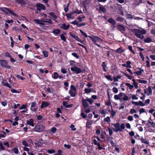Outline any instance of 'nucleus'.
I'll use <instances>...</instances> for the list:
<instances>
[{
    "instance_id": "f257e3e1",
    "label": "nucleus",
    "mask_w": 155,
    "mask_h": 155,
    "mask_svg": "<svg viewBox=\"0 0 155 155\" xmlns=\"http://www.w3.org/2000/svg\"><path fill=\"white\" fill-rule=\"evenodd\" d=\"M131 31L134 34V35L135 36L141 39H143L144 38V37L142 35L145 34L146 33L145 30H139L137 28L132 29Z\"/></svg>"
},
{
    "instance_id": "f03ea898",
    "label": "nucleus",
    "mask_w": 155,
    "mask_h": 155,
    "mask_svg": "<svg viewBox=\"0 0 155 155\" xmlns=\"http://www.w3.org/2000/svg\"><path fill=\"white\" fill-rule=\"evenodd\" d=\"M0 10L2 12H4L6 14H8V12L15 17H16L17 16V15L13 10H11L6 7H4V8L0 7Z\"/></svg>"
},
{
    "instance_id": "7ed1b4c3",
    "label": "nucleus",
    "mask_w": 155,
    "mask_h": 155,
    "mask_svg": "<svg viewBox=\"0 0 155 155\" xmlns=\"http://www.w3.org/2000/svg\"><path fill=\"white\" fill-rule=\"evenodd\" d=\"M45 127L42 124H38L35 126L32 129V131L40 133L45 131Z\"/></svg>"
},
{
    "instance_id": "20e7f679",
    "label": "nucleus",
    "mask_w": 155,
    "mask_h": 155,
    "mask_svg": "<svg viewBox=\"0 0 155 155\" xmlns=\"http://www.w3.org/2000/svg\"><path fill=\"white\" fill-rule=\"evenodd\" d=\"M0 64L2 68H5L9 69L11 68V67L8 64V62L5 60L0 59Z\"/></svg>"
},
{
    "instance_id": "39448f33",
    "label": "nucleus",
    "mask_w": 155,
    "mask_h": 155,
    "mask_svg": "<svg viewBox=\"0 0 155 155\" xmlns=\"http://www.w3.org/2000/svg\"><path fill=\"white\" fill-rule=\"evenodd\" d=\"M123 95L124 97L123 98H122L120 97L118 95H115L114 96V98L116 100H119L120 102H121L122 100L127 101L129 100L128 96L125 94L124 93Z\"/></svg>"
},
{
    "instance_id": "423d86ee",
    "label": "nucleus",
    "mask_w": 155,
    "mask_h": 155,
    "mask_svg": "<svg viewBox=\"0 0 155 155\" xmlns=\"http://www.w3.org/2000/svg\"><path fill=\"white\" fill-rule=\"evenodd\" d=\"M38 109V105L36 104V102H32L30 108L31 110L33 112H35Z\"/></svg>"
},
{
    "instance_id": "0eeeda50",
    "label": "nucleus",
    "mask_w": 155,
    "mask_h": 155,
    "mask_svg": "<svg viewBox=\"0 0 155 155\" xmlns=\"http://www.w3.org/2000/svg\"><path fill=\"white\" fill-rule=\"evenodd\" d=\"M111 125H113L115 128V129L114 128H113V130L114 131H115L116 132H117L118 131H120V132L122 131V130H121V129H120V125L119 123H117L115 124L112 123L111 124Z\"/></svg>"
},
{
    "instance_id": "6e6552de",
    "label": "nucleus",
    "mask_w": 155,
    "mask_h": 155,
    "mask_svg": "<svg viewBox=\"0 0 155 155\" xmlns=\"http://www.w3.org/2000/svg\"><path fill=\"white\" fill-rule=\"evenodd\" d=\"M36 6L37 10L39 11H41V10H45L46 9L45 6L42 4L40 3H37Z\"/></svg>"
},
{
    "instance_id": "1a4fd4ad",
    "label": "nucleus",
    "mask_w": 155,
    "mask_h": 155,
    "mask_svg": "<svg viewBox=\"0 0 155 155\" xmlns=\"http://www.w3.org/2000/svg\"><path fill=\"white\" fill-rule=\"evenodd\" d=\"M71 71L75 72L76 73L79 74L83 72V70H81L80 68H78L76 66L72 67L71 68Z\"/></svg>"
},
{
    "instance_id": "9d476101",
    "label": "nucleus",
    "mask_w": 155,
    "mask_h": 155,
    "mask_svg": "<svg viewBox=\"0 0 155 155\" xmlns=\"http://www.w3.org/2000/svg\"><path fill=\"white\" fill-rule=\"evenodd\" d=\"M117 29L122 33H123L126 31V28L125 27L121 24H117Z\"/></svg>"
},
{
    "instance_id": "9b49d317",
    "label": "nucleus",
    "mask_w": 155,
    "mask_h": 155,
    "mask_svg": "<svg viewBox=\"0 0 155 155\" xmlns=\"http://www.w3.org/2000/svg\"><path fill=\"white\" fill-rule=\"evenodd\" d=\"M69 34L70 36L74 38L76 40L80 42L82 44L84 43L83 41L81 40L77 36L74 35L71 32H69Z\"/></svg>"
},
{
    "instance_id": "f8f14e48",
    "label": "nucleus",
    "mask_w": 155,
    "mask_h": 155,
    "mask_svg": "<svg viewBox=\"0 0 155 155\" xmlns=\"http://www.w3.org/2000/svg\"><path fill=\"white\" fill-rule=\"evenodd\" d=\"M132 104H134L135 105H140L141 106H145V104L143 103V102L141 101H139V102H135L133 101H131Z\"/></svg>"
},
{
    "instance_id": "ddd939ff",
    "label": "nucleus",
    "mask_w": 155,
    "mask_h": 155,
    "mask_svg": "<svg viewBox=\"0 0 155 155\" xmlns=\"http://www.w3.org/2000/svg\"><path fill=\"white\" fill-rule=\"evenodd\" d=\"M94 142V144L95 145H97L98 146V148L99 150H101L103 149V148L101 146L100 143H98L96 140L95 139H94L93 140Z\"/></svg>"
},
{
    "instance_id": "4468645a",
    "label": "nucleus",
    "mask_w": 155,
    "mask_h": 155,
    "mask_svg": "<svg viewBox=\"0 0 155 155\" xmlns=\"http://www.w3.org/2000/svg\"><path fill=\"white\" fill-rule=\"evenodd\" d=\"M86 101V99L85 100L83 98L82 100V104L85 109H86L88 106V104L87 102Z\"/></svg>"
},
{
    "instance_id": "2eb2a0df",
    "label": "nucleus",
    "mask_w": 155,
    "mask_h": 155,
    "mask_svg": "<svg viewBox=\"0 0 155 155\" xmlns=\"http://www.w3.org/2000/svg\"><path fill=\"white\" fill-rule=\"evenodd\" d=\"M82 13V12L81 10H79L77 9H75L74 11H73L69 13L71 14V16L75 13H77L78 14H79Z\"/></svg>"
},
{
    "instance_id": "dca6fc26",
    "label": "nucleus",
    "mask_w": 155,
    "mask_h": 155,
    "mask_svg": "<svg viewBox=\"0 0 155 155\" xmlns=\"http://www.w3.org/2000/svg\"><path fill=\"white\" fill-rule=\"evenodd\" d=\"M49 105V104L46 102L43 101L41 104L40 107L41 109H42L45 107H48Z\"/></svg>"
},
{
    "instance_id": "f3484780",
    "label": "nucleus",
    "mask_w": 155,
    "mask_h": 155,
    "mask_svg": "<svg viewBox=\"0 0 155 155\" xmlns=\"http://www.w3.org/2000/svg\"><path fill=\"white\" fill-rule=\"evenodd\" d=\"M107 21L108 23H110L111 25H115L116 23V22L115 20L111 18H109L108 19Z\"/></svg>"
},
{
    "instance_id": "a211bd4d",
    "label": "nucleus",
    "mask_w": 155,
    "mask_h": 155,
    "mask_svg": "<svg viewBox=\"0 0 155 155\" xmlns=\"http://www.w3.org/2000/svg\"><path fill=\"white\" fill-rule=\"evenodd\" d=\"M26 122L28 124L32 127H34V121L32 119H30L29 121L27 120Z\"/></svg>"
},
{
    "instance_id": "6ab92c4d",
    "label": "nucleus",
    "mask_w": 155,
    "mask_h": 155,
    "mask_svg": "<svg viewBox=\"0 0 155 155\" xmlns=\"http://www.w3.org/2000/svg\"><path fill=\"white\" fill-rule=\"evenodd\" d=\"M69 94H70L71 97H74L76 96L77 92L76 91H73L70 90L69 91Z\"/></svg>"
},
{
    "instance_id": "aec40b11",
    "label": "nucleus",
    "mask_w": 155,
    "mask_h": 155,
    "mask_svg": "<svg viewBox=\"0 0 155 155\" xmlns=\"http://www.w3.org/2000/svg\"><path fill=\"white\" fill-rule=\"evenodd\" d=\"M100 7L99 8V11L102 12L103 13H105L106 11V9L103 6L100 4Z\"/></svg>"
},
{
    "instance_id": "412c9836",
    "label": "nucleus",
    "mask_w": 155,
    "mask_h": 155,
    "mask_svg": "<svg viewBox=\"0 0 155 155\" xmlns=\"http://www.w3.org/2000/svg\"><path fill=\"white\" fill-rule=\"evenodd\" d=\"M70 25L68 24L67 25L65 23H64L62 24V25L61 27V28L63 29L64 30H67L69 28Z\"/></svg>"
},
{
    "instance_id": "4be33fe9",
    "label": "nucleus",
    "mask_w": 155,
    "mask_h": 155,
    "mask_svg": "<svg viewBox=\"0 0 155 155\" xmlns=\"http://www.w3.org/2000/svg\"><path fill=\"white\" fill-rule=\"evenodd\" d=\"M124 50L122 49L121 47L115 50V52L118 54H121L124 52Z\"/></svg>"
},
{
    "instance_id": "5701e85b",
    "label": "nucleus",
    "mask_w": 155,
    "mask_h": 155,
    "mask_svg": "<svg viewBox=\"0 0 155 155\" xmlns=\"http://www.w3.org/2000/svg\"><path fill=\"white\" fill-rule=\"evenodd\" d=\"M61 30L59 29H54L52 33L55 35H58L61 32Z\"/></svg>"
},
{
    "instance_id": "b1692460",
    "label": "nucleus",
    "mask_w": 155,
    "mask_h": 155,
    "mask_svg": "<svg viewBox=\"0 0 155 155\" xmlns=\"http://www.w3.org/2000/svg\"><path fill=\"white\" fill-rule=\"evenodd\" d=\"M49 15L52 16L55 19H56L57 18V16H56L55 14L53 12H51L49 13ZM56 22H57V21L56 20H54Z\"/></svg>"
},
{
    "instance_id": "393cba45",
    "label": "nucleus",
    "mask_w": 155,
    "mask_h": 155,
    "mask_svg": "<svg viewBox=\"0 0 155 155\" xmlns=\"http://www.w3.org/2000/svg\"><path fill=\"white\" fill-rule=\"evenodd\" d=\"M152 40L150 37H147L145 38L143 41L145 43H149L152 41Z\"/></svg>"
},
{
    "instance_id": "a878e982",
    "label": "nucleus",
    "mask_w": 155,
    "mask_h": 155,
    "mask_svg": "<svg viewBox=\"0 0 155 155\" xmlns=\"http://www.w3.org/2000/svg\"><path fill=\"white\" fill-rule=\"evenodd\" d=\"M92 124V121H88L87 122L86 124V127L87 128H90Z\"/></svg>"
},
{
    "instance_id": "bb28decb",
    "label": "nucleus",
    "mask_w": 155,
    "mask_h": 155,
    "mask_svg": "<svg viewBox=\"0 0 155 155\" xmlns=\"http://www.w3.org/2000/svg\"><path fill=\"white\" fill-rule=\"evenodd\" d=\"M152 88L151 86H149L147 89V90H148L149 93L147 94V96H149L150 95H151L152 94Z\"/></svg>"
},
{
    "instance_id": "cd10ccee",
    "label": "nucleus",
    "mask_w": 155,
    "mask_h": 155,
    "mask_svg": "<svg viewBox=\"0 0 155 155\" xmlns=\"http://www.w3.org/2000/svg\"><path fill=\"white\" fill-rule=\"evenodd\" d=\"M58 74L56 72H54L52 75V78L54 79H56L58 78Z\"/></svg>"
},
{
    "instance_id": "c85d7f7f",
    "label": "nucleus",
    "mask_w": 155,
    "mask_h": 155,
    "mask_svg": "<svg viewBox=\"0 0 155 155\" xmlns=\"http://www.w3.org/2000/svg\"><path fill=\"white\" fill-rule=\"evenodd\" d=\"M102 66L103 67V71L106 72L107 71V70L106 69V68L107 67V64H106L105 62H102Z\"/></svg>"
},
{
    "instance_id": "c756f323",
    "label": "nucleus",
    "mask_w": 155,
    "mask_h": 155,
    "mask_svg": "<svg viewBox=\"0 0 155 155\" xmlns=\"http://www.w3.org/2000/svg\"><path fill=\"white\" fill-rule=\"evenodd\" d=\"M16 2L18 4L21 5L25 4V2L24 0H16Z\"/></svg>"
},
{
    "instance_id": "7c9ffc66",
    "label": "nucleus",
    "mask_w": 155,
    "mask_h": 155,
    "mask_svg": "<svg viewBox=\"0 0 155 155\" xmlns=\"http://www.w3.org/2000/svg\"><path fill=\"white\" fill-rule=\"evenodd\" d=\"M93 37L91 36H89V38L90 39L94 42V43H95L96 42L97 40L95 38V37L96 36H95L93 35Z\"/></svg>"
},
{
    "instance_id": "2f4dec72",
    "label": "nucleus",
    "mask_w": 155,
    "mask_h": 155,
    "mask_svg": "<svg viewBox=\"0 0 155 155\" xmlns=\"http://www.w3.org/2000/svg\"><path fill=\"white\" fill-rule=\"evenodd\" d=\"M109 112L111 113V116L113 117H114L116 114V111H114L113 110L112 108H111V110L110 111V110H109Z\"/></svg>"
},
{
    "instance_id": "473e14b6",
    "label": "nucleus",
    "mask_w": 155,
    "mask_h": 155,
    "mask_svg": "<svg viewBox=\"0 0 155 155\" xmlns=\"http://www.w3.org/2000/svg\"><path fill=\"white\" fill-rule=\"evenodd\" d=\"M121 72L124 74V75L127 77L130 80H131L133 78L132 76H130L128 74H127L124 73V72Z\"/></svg>"
},
{
    "instance_id": "72a5a7b5",
    "label": "nucleus",
    "mask_w": 155,
    "mask_h": 155,
    "mask_svg": "<svg viewBox=\"0 0 155 155\" xmlns=\"http://www.w3.org/2000/svg\"><path fill=\"white\" fill-rule=\"evenodd\" d=\"M140 140L142 143L145 144H148L149 143V142L147 140H146L145 139H143V138H141Z\"/></svg>"
},
{
    "instance_id": "f704fd0d",
    "label": "nucleus",
    "mask_w": 155,
    "mask_h": 155,
    "mask_svg": "<svg viewBox=\"0 0 155 155\" xmlns=\"http://www.w3.org/2000/svg\"><path fill=\"white\" fill-rule=\"evenodd\" d=\"M42 52L45 58H46L48 56V52L47 51H42Z\"/></svg>"
},
{
    "instance_id": "c9c22d12",
    "label": "nucleus",
    "mask_w": 155,
    "mask_h": 155,
    "mask_svg": "<svg viewBox=\"0 0 155 155\" xmlns=\"http://www.w3.org/2000/svg\"><path fill=\"white\" fill-rule=\"evenodd\" d=\"M125 85L129 87V89L130 90L134 88V86L131 85L130 83H126Z\"/></svg>"
},
{
    "instance_id": "e433bc0d",
    "label": "nucleus",
    "mask_w": 155,
    "mask_h": 155,
    "mask_svg": "<svg viewBox=\"0 0 155 155\" xmlns=\"http://www.w3.org/2000/svg\"><path fill=\"white\" fill-rule=\"evenodd\" d=\"M45 21H43V22L48 23L50 24H52L53 22L50 19H46Z\"/></svg>"
},
{
    "instance_id": "4c0bfd02",
    "label": "nucleus",
    "mask_w": 155,
    "mask_h": 155,
    "mask_svg": "<svg viewBox=\"0 0 155 155\" xmlns=\"http://www.w3.org/2000/svg\"><path fill=\"white\" fill-rule=\"evenodd\" d=\"M142 0H135L134 2L135 5H138L141 3L142 2Z\"/></svg>"
},
{
    "instance_id": "58836bf2",
    "label": "nucleus",
    "mask_w": 155,
    "mask_h": 155,
    "mask_svg": "<svg viewBox=\"0 0 155 155\" xmlns=\"http://www.w3.org/2000/svg\"><path fill=\"white\" fill-rule=\"evenodd\" d=\"M80 31L81 34H82L85 38H87L88 37H89V36H90L88 35L86 33L84 32L82 30H80Z\"/></svg>"
},
{
    "instance_id": "ea45409f",
    "label": "nucleus",
    "mask_w": 155,
    "mask_h": 155,
    "mask_svg": "<svg viewBox=\"0 0 155 155\" xmlns=\"http://www.w3.org/2000/svg\"><path fill=\"white\" fill-rule=\"evenodd\" d=\"M148 124H150L152 125V126H150L151 127H155V124L153 122H151L150 121H149L147 123V125H148V127H149V126H148Z\"/></svg>"
},
{
    "instance_id": "a19ab883",
    "label": "nucleus",
    "mask_w": 155,
    "mask_h": 155,
    "mask_svg": "<svg viewBox=\"0 0 155 155\" xmlns=\"http://www.w3.org/2000/svg\"><path fill=\"white\" fill-rule=\"evenodd\" d=\"M128 49L129 50L132 52L134 54H135V52L134 50L133 49L131 45H129L128 47Z\"/></svg>"
},
{
    "instance_id": "79ce46f5",
    "label": "nucleus",
    "mask_w": 155,
    "mask_h": 155,
    "mask_svg": "<svg viewBox=\"0 0 155 155\" xmlns=\"http://www.w3.org/2000/svg\"><path fill=\"white\" fill-rule=\"evenodd\" d=\"M131 64V62L130 61H128L126 62V67L129 68H131V66L130 65V64Z\"/></svg>"
},
{
    "instance_id": "37998d69",
    "label": "nucleus",
    "mask_w": 155,
    "mask_h": 155,
    "mask_svg": "<svg viewBox=\"0 0 155 155\" xmlns=\"http://www.w3.org/2000/svg\"><path fill=\"white\" fill-rule=\"evenodd\" d=\"M84 91L86 93L89 94L91 92V89L90 88L84 89Z\"/></svg>"
},
{
    "instance_id": "c03bdc74",
    "label": "nucleus",
    "mask_w": 155,
    "mask_h": 155,
    "mask_svg": "<svg viewBox=\"0 0 155 155\" xmlns=\"http://www.w3.org/2000/svg\"><path fill=\"white\" fill-rule=\"evenodd\" d=\"M71 55L77 58V59H79V55H78L76 53L74 52V53H71Z\"/></svg>"
},
{
    "instance_id": "a18cd8bd",
    "label": "nucleus",
    "mask_w": 155,
    "mask_h": 155,
    "mask_svg": "<svg viewBox=\"0 0 155 155\" xmlns=\"http://www.w3.org/2000/svg\"><path fill=\"white\" fill-rule=\"evenodd\" d=\"M22 143L23 145L25 146V147H28V142L27 140H23L22 141Z\"/></svg>"
},
{
    "instance_id": "49530a36",
    "label": "nucleus",
    "mask_w": 155,
    "mask_h": 155,
    "mask_svg": "<svg viewBox=\"0 0 155 155\" xmlns=\"http://www.w3.org/2000/svg\"><path fill=\"white\" fill-rule=\"evenodd\" d=\"M47 152L50 154H52L55 153V151L54 150L52 149L51 150H47Z\"/></svg>"
},
{
    "instance_id": "de8ad7c7",
    "label": "nucleus",
    "mask_w": 155,
    "mask_h": 155,
    "mask_svg": "<svg viewBox=\"0 0 155 155\" xmlns=\"http://www.w3.org/2000/svg\"><path fill=\"white\" fill-rule=\"evenodd\" d=\"M60 38L64 42H66V39L64 35H60Z\"/></svg>"
},
{
    "instance_id": "09e8293b",
    "label": "nucleus",
    "mask_w": 155,
    "mask_h": 155,
    "mask_svg": "<svg viewBox=\"0 0 155 155\" xmlns=\"http://www.w3.org/2000/svg\"><path fill=\"white\" fill-rule=\"evenodd\" d=\"M105 78L109 81H113V79L111 78L110 76L109 75H106L105 76Z\"/></svg>"
},
{
    "instance_id": "8fccbe9b",
    "label": "nucleus",
    "mask_w": 155,
    "mask_h": 155,
    "mask_svg": "<svg viewBox=\"0 0 155 155\" xmlns=\"http://www.w3.org/2000/svg\"><path fill=\"white\" fill-rule=\"evenodd\" d=\"M85 18V16L84 15H83L81 17L80 16L77 18V20H79V22H80L82 21V19Z\"/></svg>"
},
{
    "instance_id": "3c124183",
    "label": "nucleus",
    "mask_w": 155,
    "mask_h": 155,
    "mask_svg": "<svg viewBox=\"0 0 155 155\" xmlns=\"http://www.w3.org/2000/svg\"><path fill=\"white\" fill-rule=\"evenodd\" d=\"M5 150V147L3 146V144L0 142V150Z\"/></svg>"
},
{
    "instance_id": "603ef678",
    "label": "nucleus",
    "mask_w": 155,
    "mask_h": 155,
    "mask_svg": "<svg viewBox=\"0 0 155 155\" xmlns=\"http://www.w3.org/2000/svg\"><path fill=\"white\" fill-rule=\"evenodd\" d=\"M86 100L89 102L90 104H92L94 102V101L91 98L86 99Z\"/></svg>"
},
{
    "instance_id": "864d4df0",
    "label": "nucleus",
    "mask_w": 155,
    "mask_h": 155,
    "mask_svg": "<svg viewBox=\"0 0 155 155\" xmlns=\"http://www.w3.org/2000/svg\"><path fill=\"white\" fill-rule=\"evenodd\" d=\"M124 18L122 17H118L117 18V21L122 22L123 21Z\"/></svg>"
},
{
    "instance_id": "5fc2aeb1",
    "label": "nucleus",
    "mask_w": 155,
    "mask_h": 155,
    "mask_svg": "<svg viewBox=\"0 0 155 155\" xmlns=\"http://www.w3.org/2000/svg\"><path fill=\"white\" fill-rule=\"evenodd\" d=\"M57 130V129L55 127H52L51 130V132L53 134L55 133L56 132Z\"/></svg>"
},
{
    "instance_id": "6e6d98bb",
    "label": "nucleus",
    "mask_w": 155,
    "mask_h": 155,
    "mask_svg": "<svg viewBox=\"0 0 155 155\" xmlns=\"http://www.w3.org/2000/svg\"><path fill=\"white\" fill-rule=\"evenodd\" d=\"M79 21H78L76 20H75L74 21H72L71 22V23L72 24H74V25H76L77 26Z\"/></svg>"
},
{
    "instance_id": "4d7b16f0",
    "label": "nucleus",
    "mask_w": 155,
    "mask_h": 155,
    "mask_svg": "<svg viewBox=\"0 0 155 155\" xmlns=\"http://www.w3.org/2000/svg\"><path fill=\"white\" fill-rule=\"evenodd\" d=\"M138 81L140 83L146 84L147 83V81L145 80H138Z\"/></svg>"
},
{
    "instance_id": "13d9d810",
    "label": "nucleus",
    "mask_w": 155,
    "mask_h": 155,
    "mask_svg": "<svg viewBox=\"0 0 155 155\" xmlns=\"http://www.w3.org/2000/svg\"><path fill=\"white\" fill-rule=\"evenodd\" d=\"M104 121L107 122H110V117L108 116L106 118H104Z\"/></svg>"
},
{
    "instance_id": "bf43d9fd",
    "label": "nucleus",
    "mask_w": 155,
    "mask_h": 155,
    "mask_svg": "<svg viewBox=\"0 0 155 155\" xmlns=\"http://www.w3.org/2000/svg\"><path fill=\"white\" fill-rule=\"evenodd\" d=\"M65 15L69 19L70 18H73L74 17H71V14L69 13H67L65 14Z\"/></svg>"
},
{
    "instance_id": "052dcab7",
    "label": "nucleus",
    "mask_w": 155,
    "mask_h": 155,
    "mask_svg": "<svg viewBox=\"0 0 155 155\" xmlns=\"http://www.w3.org/2000/svg\"><path fill=\"white\" fill-rule=\"evenodd\" d=\"M69 4V3H68L67 6L64 8V10L65 12H67L68 11Z\"/></svg>"
},
{
    "instance_id": "680f3d73",
    "label": "nucleus",
    "mask_w": 155,
    "mask_h": 155,
    "mask_svg": "<svg viewBox=\"0 0 155 155\" xmlns=\"http://www.w3.org/2000/svg\"><path fill=\"white\" fill-rule=\"evenodd\" d=\"M71 90L73 91H76L77 89L73 85H71Z\"/></svg>"
},
{
    "instance_id": "e2e57ef3",
    "label": "nucleus",
    "mask_w": 155,
    "mask_h": 155,
    "mask_svg": "<svg viewBox=\"0 0 155 155\" xmlns=\"http://www.w3.org/2000/svg\"><path fill=\"white\" fill-rule=\"evenodd\" d=\"M139 56L141 58L143 61H144V58L142 54V53L141 52H140L139 53Z\"/></svg>"
},
{
    "instance_id": "0e129e2a",
    "label": "nucleus",
    "mask_w": 155,
    "mask_h": 155,
    "mask_svg": "<svg viewBox=\"0 0 155 155\" xmlns=\"http://www.w3.org/2000/svg\"><path fill=\"white\" fill-rule=\"evenodd\" d=\"M75 126L73 124H71L70 126V127L71 128V130L73 131H75L76 130V128H74Z\"/></svg>"
},
{
    "instance_id": "69168bd1",
    "label": "nucleus",
    "mask_w": 155,
    "mask_h": 155,
    "mask_svg": "<svg viewBox=\"0 0 155 155\" xmlns=\"http://www.w3.org/2000/svg\"><path fill=\"white\" fill-rule=\"evenodd\" d=\"M127 119L130 121H132L133 120V116H128L127 117Z\"/></svg>"
},
{
    "instance_id": "338daca9",
    "label": "nucleus",
    "mask_w": 155,
    "mask_h": 155,
    "mask_svg": "<svg viewBox=\"0 0 155 155\" xmlns=\"http://www.w3.org/2000/svg\"><path fill=\"white\" fill-rule=\"evenodd\" d=\"M14 153L16 154H17L18 153V148H14L13 149Z\"/></svg>"
},
{
    "instance_id": "774afa93",
    "label": "nucleus",
    "mask_w": 155,
    "mask_h": 155,
    "mask_svg": "<svg viewBox=\"0 0 155 155\" xmlns=\"http://www.w3.org/2000/svg\"><path fill=\"white\" fill-rule=\"evenodd\" d=\"M130 113L131 114H133L134 113H136V111L134 109H131L130 110Z\"/></svg>"
}]
</instances>
